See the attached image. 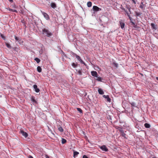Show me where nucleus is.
I'll return each mask as SVG.
<instances>
[{"mask_svg":"<svg viewBox=\"0 0 158 158\" xmlns=\"http://www.w3.org/2000/svg\"><path fill=\"white\" fill-rule=\"evenodd\" d=\"M98 91L99 94H104V92L102 89H99L98 90Z\"/></svg>","mask_w":158,"mask_h":158,"instance_id":"obj_13","label":"nucleus"},{"mask_svg":"<svg viewBox=\"0 0 158 158\" xmlns=\"http://www.w3.org/2000/svg\"><path fill=\"white\" fill-rule=\"evenodd\" d=\"M130 22L131 23L132 22H133L132 21V20H130Z\"/></svg>","mask_w":158,"mask_h":158,"instance_id":"obj_47","label":"nucleus"},{"mask_svg":"<svg viewBox=\"0 0 158 158\" xmlns=\"http://www.w3.org/2000/svg\"><path fill=\"white\" fill-rule=\"evenodd\" d=\"M15 40L19 42H20L21 40V39L19 38L18 37L16 36H15Z\"/></svg>","mask_w":158,"mask_h":158,"instance_id":"obj_21","label":"nucleus"},{"mask_svg":"<svg viewBox=\"0 0 158 158\" xmlns=\"http://www.w3.org/2000/svg\"><path fill=\"white\" fill-rule=\"evenodd\" d=\"M156 79L157 81H158V77H156Z\"/></svg>","mask_w":158,"mask_h":158,"instance_id":"obj_45","label":"nucleus"},{"mask_svg":"<svg viewBox=\"0 0 158 158\" xmlns=\"http://www.w3.org/2000/svg\"><path fill=\"white\" fill-rule=\"evenodd\" d=\"M103 97L106 99V100L107 102H111V99L110 98L109 95H103Z\"/></svg>","mask_w":158,"mask_h":158,"instance_id":"obj_5","label":"nucleus"},{"mask_svg":"<svg viewBox=\"0 0 158 158\" xmlns=\"http://www.w3.org/2000/svg\"><path fill=\"white\" fill-rule=\"evenodd\" d=\"M29 158H34L32 156L30 155L29 156Z\"/></svg>","mask_w":158,"mask_h":158,"instance_id":"obj_40","label":"nucleus"},{"mask_svg":"<svg viewBox=\"0 0 158 158\" xmlns=\"http://www.w3.org/2000/svg\"><path fill=\"white\" fill-rule=\"evenodd\" d=\"M6 47L9 48H11V46L10 45L7 43H6Z\"/></svg>","mask_w":158,"mask_h":158,"instance_id":"obj_26","label":"nucleus"},{"mask_svg":"<svg viewBox=\"0 0 158 158\" xmlns=\"http://www.w3.org/2000/svg\"><path fill=\"white\" fill-rule=\"evenodd\" d=\"M76 57V58L79 61L81 59V57L78 55H77V54H75Z\"/></svg>","mask_w":158,"mask_h":158,"instance_id":"obj_23","label":"nucleus"},{"mask_svg":"<svg viewBox=\"0 0 158 158\" xmlns=\"http://www.w3.org/2000/svg\"><path fill=\"white\" fill-rule=\"evenodd\" d=\"M10 2H12L13 1V0H10Z\"/></svg>","mask_w":158,"mask_h":158,"instance_id":"obj_49","label":"nucleus"},{"mask_svg":"<svg viewBox=\"0 0 158 158\" xmlns=\"http://www.w3.org/2000/svg\"><path fill=\"white\" fill-rule=\"evenodd\" d=\"M125 12L126 13L127 15H129V14L128 13V12L127 11L125 10Z\"/></svg>","mask_w":158,"mask_h":158,"instance_id":"obj_39","label":"nucleus"},{"mask_svg":"<svg viewBox=\"0 0 158 158\" xmlns=\"http://www.w3.org/2000/svg\"><path fill=\"white\" fill-rule=\"evenodd\" d=\"M66 142V140L62 138L61 140V143L62 144H64Z\"/></svg>","mask_w":158,"mask_h":158,"instance_id":"obj_22","label":"nucleus"},{"mask_svg":"<svg viewBox=\"0 0 158 158\" xmlns=\"http://www.w3.org/2000/svg\"><path fill=\"white\" fill-rule=\"evenodd\" d=\"M144 127L146 128H149L150 127V125L148 123H145L144 124Z\"/></svg>","mask_w":158,"mask_h":158,"instance_id":"obj_16","label":"nucleus"},{"mask_svg":"<svg viewBox=\"0 0 158 158\" xmlns=\"http://www.w3.org/2000/svg\"><path fill=\"white\" fill-rule=\"evenodd\" d=\"M135 14H136V15H137V16H139V15H141V14L139 13L136 12Z\"/></svg>","mask_w":158,"mask_h":158,"instance_id":"obj_34","label":"nucleus"},{"mask_svg":"<svg viewBox=\"0 0 158 158\" xmlns=\"http://www.w3.org/2000/svg\"><path fill=\"white\" fill-rule=\"evenodd\" d=\"M131 8H128L129 11L130 12V13L131 12Z\"/></svg>","mask_w":158,"mask_h":158,"instance_id":"obj_41","label":"nucleus"},{"mask_svg":"<svg viewBox=\"0 0 158 158\" xmlns=\"http://www.w3.org/2000/svg\"><path fill=\"white\" fill-rule=\"evenodd\" d=\"M37 70L39 73H40L42 71V69L40 66H38L37 67Z\"/></svg>","mask_w":158,"mask_h":158,"instance_id":"obj_18","label":"nucleus"},{"mask_svg":"<svg viewBox=\"0 0 158 158\" xmlns=\"http://www.w3.org/2000/svg\"><path fill=\"white\" fill-rule=\"evenodd\" d=\"M41 12L42 14L43 15L44 18L46 19L47 20H49L50 19L47 13L43 11L42 10L41 11Z\"/></svg>","mask_w":158,"mask_h":158,"instance_id":"obj_2","label":"nucleus"},{"mask_svg":"<svg viewBox=\"0 0 158 158\" xmlns=\"http://www.w3.org/2000/svg\"><path fill=\"white\" fill-rule=\"evenodd\" d=\"M72 66L74 67V68H76L77 65V64H75V63H73L72 64Z\"/></svg>","mask_w":158,"mask_h":158,"instance_id":"obj_28","label":"nucleus"},{"mask_svg":"<svg viewBox=\"0 0 158 158\" xmlns=\"http://www.w3.org/2000/svg\"><path fill=\"white\" fill-rule=\"evenodd\" d=\"M1 36H2V38H3L4 40H5V37L4 36H3L2 35H1Z\"/></svg>","mask_w":158,"mask_h":158,"instance_id":"obj_38","label":"nucleus"},{"mask_svg":"<svg viewBox=\"0 0 158 158\" xmlns=\"http://www.w3.org/2000/svg\"><path fill=\"white\" fill-rule=\"evenodd\" d=\"M119 23L121 28L123 29L124 28L125 26L124 23L121 20L119 21Z\"/></svg>","mask_w":158,"mask_h":158,"instance_id":"obj_9","label":"nucleus"},{"mask_svg":"<svg viewBox=\"0 0 158 158\" xmlns=\"http://www.w3.org/2000/svg\"><path fill=\"white\" fill-rule=\"evenodd\" d=\"M100 149L102 151L105 152H107L108 151V149L106 147V146L105 145H102L100 147Z\"/></svg>","mask_w":158,"mask_h":158,"instance_id":"obj_4","label":"nucleus"},{"mask_svg":"<svg viewBox=\"0 0 158 158\" xmlns=\"http://www.w3.org/2000/svg\"><path fill=\"white\" fill-rule=\"evenodd\" d=\"M131 106H135V103L134 102H132L131 103Z\"/></svg>","mask_w":158,"mask_h":158,"instance_id":"obj_36","label":"nucleus"},{"mask_svg":"<svg viewBox=\"0 0 158 158\" xmlns=\"http://www.w3.org/2000/svg\"><path fill=\"white\" fill-rule=\"evenodd\" d=\"M79 61L82 64H84V65H85V63L81 59Z\"/></svg>","mask_w":158,"mask_h":158,"instance_id":"obj_35","label":"nucleus"},{"mask_svg":"<svg viewBox=\"0 0 158 158\" xmlns=\"http://www.w3.org/2000/svg\"><path fill=\"white\" fill-rule=\"evenodd\" d=\"M122 135L123 137L124 138H126V134H125L124 132H122Z\"/></svg>","mask_w":158,"mask_h":158,"instance_id":"obj_27","label":"nucleus"},{"mask_svg":"<svg viewBox=\"0 0 158 158\" xmlns=\"http://www.w3.org/2000/svg\"><path fill=\"white\" fill-rule=\"evenodd\" d=\"M20 132L23 136L25 137V138H26L27 137L28 134L26 132H24L23 130H21L20 131Z\"/></svg>","mask_w":158,"mask_h":158,"instance_id":"obj_7","label":"nucleus"},{"mask_svg":"<svg viewBox=\"0 0 158 158\" xmlns=\"http://www.w3.org/2000/svg\"><path fill=\"white\" fill-rule=\"evenodd\" d=\"M62 56H64V57H66V54H65V53L63 52L62 51Z\"/></svg>","mask_w":158,"mask_h":158,"instance_id":"obj_29","label":"nucleus"},{"mask_svg":"<svg viewBox=\"0 0 158 158\" xmlns=\"http://www.w3.org/2000/svg\"><path fill=\"white\" fill-rule=\"evenodd\" d=\"M152 158H157L156 157H153Z\"/></svg>","mask_w":158,"mask_h":158,"instance_id":"obj_50","label":"nucleus"},{"mask_svg":"<svg viewBox=\"0 0 158 158\" xmlns=\"http://www.w3.org/2000/svg\"><path fill=\"white\" fill-rule=\"evenodd\" d=\"M151 26L152 29H156V27L154 23H151Z\"/></svg>","mask_w":158,"mask_h":158,"instance_id":"obj_19","label":"nucleus"},{"mask_svg":"<svg viewBox=\"0 0 158 158\" xmlns=\"http://www.w3.org/2000/svg\"><path fill=\"white\" fill-rule=\"evenodd\" d=\"M96 78L95 79L99 81H102V80L103 79L101 77H98V75L97 76V77H96Z\"/></svg>","mask_w":158,"mask_h":158,"instance_id":"obj_12","label":"nucleus"},{"mask_svg":"<svg viewBox=\"0 0 158 158\" xmlns=\"http://www.w3.org/2000/svg\"><path fill=\"white\" fill-rule=\"evenodd\" d=\"M58 130L61 132H63V129L62 127L60 126L58 127Z\"/></svg>","mask_w":158,"mask_h":158,"instance_id":"obj_20","label":"nucleus"},{"mask_svg":"<svg viewBox=\"0 0 158 158\" xmlns=\"http://www.w3.org/2000/svg\"><path fill=\"white\" fill-rule=\"evenodd\" d=\"M130 22L131 23L132 22H133L132 21V20H130Z\"/></svg>","mask_w":158,"mask_h":158,"instance_id":"obj_48","label":"nucleus"},{"mask_svg":"<svg viewBox=\"0 0 158 158\" xmlns=\"http://www.w3.org/2000/svg\"><path fill=\"white\" fill-rule=\"evenodd\" d=\"M119 131L122 133V132H123L124 131H123L122 128H120L119 129Z\"/></svg>","mask_w":158,"mask_h":158,"instance_id":"obj_32","label":"nucleus"},{"mask_svg":"<svg viewBox=\"0 0 158 158\" xmlns=\"http://www.w3.org/2000/svg\"><path fill=\"white\" fill-rule=\"evenodd\" d=\"M92 3L90 1L88 2L87 3V6L89 7H91L92 6Z\"/></svg>","mask_w":158,"mask_h":158,"instance_id":"obj_15","label":"nucleus"},{"mask_svg":"<svg viewBox=\"0 0 158 158\" xmlns=\"http://www.w3.org/2000/svg\"><path fill=\"white\" fill-rule=\"evenodd\" d=\"M123 9V10H125L124 9Z\"/></svg>","mask_w":158,"mask_h":158,"instance_id":"obj_51","label":"nucleus"},{"mask_svg":"<svg viewBox=\"0 0 158 158\" xmlns=\"http://www.w3.org/2000/svg\"><path fill=\"white\" fill-rule=\"evenodd\" d=\"M50 5L51 7L53 9L56 8L57 7L56 4L54 2L51 3Z\"/></svg>","mask_w":158,"mask_h":158,"instance_id":"obj_10","label":"nucleus"},{"mask_svg":"<svg viewBox=\"0 0 158 158\" xmlns=\"http://www.w3.org/2000/svg\"><path fill=\"white\" fill-rule=\"evenodd\" d=\"M91 74L92 76L95 77H97V76L98 75L96 71H92L91 72Z\"/></svg>","mask_w":158,"mask_h":158,"instance_id":"obj_6","label":"nucleus"},{"mask_svg":"<svg viewBox=\"0 0 158 158\" xmlns=\"http://www.w3.org/2000/svg\"><path fill=\"white\" fill-rule=\"evenodd\" d=\"M32 101L33 102H35V99H32Z\"/></svg>","mask_w":158,"mask_h":158,"instance_id":"obj_42","label":"nucleus"},{"mask_svg":"<svg viewBox=\"0 0 158 158\" xmlns=\"http://www.w3.org/2000/svg\"><path fill=\"white\" fill-rule=\"evenodd\" d=\"M113 64L116 67H118V64H117V63L114 62L113 63Z\"/></svg>","mask_w":158,"mask_h":158,"instance_id":"obj_30","label":"nucleus"},{"mask_svg":"<svg viewBox=\"0 0 158 158\" xmlns=\"http://www.w3.org/2000/svg\"><path fill=\"white\" fill-rule=\"evenodd\" d=\"M78 73L79 74V75H81L82 74V72H81V70H79L78 71Z\"/></svg>","mask_w":158,"mask_h":158,"instance_id":"obj_31","label":"nucleus"},{"mask_svg":"<svg viewBox=\"0 0 158 158\" xmlns=\"http://www.w3.org/2000/svg\"><path fill=\"white\" fill-rule=\"evenodd\" d=\"M129 19L130 20H132V18L131 17H130L129 18Z\"/></svg>","mask_w":158,"mask_h":158,"instance_id":"obj_43","label":"nucleus"},{"mask_svg":"<svg viewBox=\"0 0 158 158\" xmlns=\"http://www.w3.org/2000/svg\"><path fill=\"white\" fill-rule=\"evenodd\" d=\"M93 9L94 11L95 12L98 11H99L101 10V8L98 7L97 6H94L93 7Z\"/></svg>","mask_w":158,"mask_h":158,"instance_id":"obj_3","label":"nucleus"},{"mask_svg":"<svg viewBox=\"0 0 158 158\" xmlns=\"http://www.w3.org/2000/svg\"><path fill=\"white\" fill-rule=\"evenodd\" d=\"M35 61H36V62H37V63H39L40 62V60L39 59V58H35Z\"/></svg>","mask_w":158,"mask_h":158,"instance_id":"obj_24","label":"nucleus"},{"mask_svg":"<svg viewBox=\"0 0 158 158\" xmlns=\"http://www.w3.org/2000/svg\"><path fill=\"white\" fill-rule=\"evenodd\" d=\"M13 7H14V8H16V6H15V5L14 6H13Z\"/></svg>","mask_w":158,"mask_h":158,"instance_id":"obj_44","label":"nucleus"},{"mask_svg":"<svg viewBox=\"0 0 158 158\" xmlns=\"http://www.w3.org/2000/svg\"><path fill=\"white\" fill-rule=\"evenodd\" d=\"M128 16L129 18L130 17H130V15L129 14L128 15H127Z\"/></svg>","mask_w":158,"mask_h":158,"instance_id":"obj_46","label":"nucleus"},{"mask_svg":"<svg viewBox=\"0 0 158 158\" xmlns=\"http://www.w3.org/2000/svg\"><path fill=\"white\" fill-rule=\"evenodd\" d=\"M6 9L10 11L11 12H15V13H18V11L15 10H13L12 9H10V8H6Z\"/></svg>","mask_w":158,"mask_h":158,"instance_id":"obj_11","label":"nucleus"},{"mask_svg":"<svg viewBox=\"0 0 158 158\" xmlns=\"http://www.w3.org/2000/svg\"><path fill=\"white\" fill-rule=\"evenodd\" d=\"M83 158H88L86 155H84L83 156Z\"/></svg>","mask_w":158,"mask_h":158,"instance_id":"obj_37","label":"nucleus"},{"mask_svg":"<svg viewBox=\"0 0 158 158\" xmlns=\"http://www.w3.org/2000/svg\"><path fill=\"white\" fill-rule=\"evenodd\" d=\"M131 23H132V25H133L135 27H136V25H135V23L134 22H132Z\"/></svg>","mask_w":158,"mask_h":158,"instance_id":"obj_33","label":"nucleus"},{"mask_svg":"<svg viewBox=\"0 0 158 158\" xmlns=\"http://www.w3.org/2000/svg\"><path fill=\"white\" fill-rule=\"evenodd\" d=\"M139 7L142 9H143L144 8V5L143 4V2H141L139 5Z\"/></svg>","mask_w":158,"mask_h":158,"instance_id":"obj_17","label":"nucleus"},{"mask_svg":"<svg viewBox=\"0 0 158 158\" xmlns=\"http://www.w3.org/2000/svg\"><path fill=\"white\" fill-rule=\"evenodd\" d=\"M77 109L78 111L79 112H80L81 113H82V110L79 108H77Z\"/></svg>","mask_w":158,"mask_h":158,"instance_id":"obj_25","label":"nucleus"},{"mask_svg":"<svg viewBox=\"0 0 158 158\" xmlns=\"http://www.w3.org/2000/svg\"><path fill=\"white\" fill-rule=\"evenodd\" d=\"M79 154V152L77 151H74L73 152V157H77Z\"/></svg>","mask_w":158,"mask_h":158,"instance_id":"obj_14","label":"nucleus"},{"mask_svg":"<svg viewBox=\"0 0 158 158\" xmlns=\"http://www.w3.org/2000/svg\"><path fill=\"white\" fill-rule=\"evenodd\" d=\"M33 88L35 90V91L36 93H38L40 92V90L39 88H37V86L36 85H33Z\"/></svg>","mask_w":158,"mask_h":158,"instance_id":"obj_8","label":"nucleus"},{"mask_svg":"<svg viewBox=\"0 0 158 158\" xmlns=\"http://www.w3.org/2000/svg\"><path fill=\"white\" fill-rule=\"evenodd\" d=\"M42 33L48 37H50L52 35V33L49 31L46 28H43L42 30Z\"/></svg>","mask_w":158,"mask_h":158,"instance_id":"obj_1","label":"nucleus"}]
</instances>
